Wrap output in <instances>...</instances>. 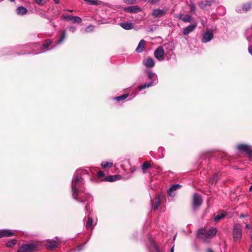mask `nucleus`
Masks as SVG:
<instances>
[{
	"label": "nucleus",
	"mask_w": 252,
	"mask_h": 252,
	"mask_svg": "<svg viewBox=\"0 0 252 252\" xmlns=\"http://www.w3.org/2000/svg\"><path fill=\"white\" fill-rule=\"evenodd\" d=\"M89 176V172L85 169H79L74 174L71 183L72 196L74 199L84 204L86 214L89 210V204L93 200L92 196L81 190V188L84 184L85 177Z\"/></svg>",
	"instance_id": "nucleus-1"
},
{
	"label": "nucleus",
	"mask_w": 252,
	"mask_h": 252,
	"mask_svg": "<svg viewBox=\"0 0 252 252\" xmlns=\"http://www.w3.org/2000/svg\"><path fill=\"white\" fill-rule=\"evenodd\" d=\"M217 233V230L216 228L211 227L208 229L201 228L198 230L197 232L198 237L203 240L209 237H213L215 236Z\"/></svg>",
	"instance_id": "nucleus-2"
},
{
	"label": "nucleus",
	"mask_w": 252,
	"mask_h": 252,
	"mask_svg": "<svg viewBox=\"0 0 252 252\" xmlns=\"http://www.w3.org/2000/svg\"><path fill=\"white\" fill-rule=\"evenodd\" d=\"M147 72L148 78L149 79L152 80V81H151L149 83L139 86L138 87V89H139V91H142V90H143L146 88H149L150 87H151V86H153L154 85L157 84L158 82V76L155 73L153 72L150 71H147Z\"/></svg>",
	"instance_id": "nucleus-3"
},
{
	"label": "nucleus",
	"mask_w": 252,
	"mask_h": 252,
	"mask_svg": "<svg viewBox=\"0 0 252 252\" xmlns=\"http://www.w3.org/2000/svg\"><path fill=\"white\" fill-rule=\"evenodd\" d=\"M242 227L239 223L236 224L233 227L232 231L233 238L236 242H239L242 238Z\"/></svg>",
	"instance_id": "nucleus-4"
},
{
	"label": "nucleus",
	"mask_w": 252,
	"mask_h": 252,
	"mask_svg": "<svg viewBox=\"0 0 252 252\" xmlns=\"http://www.w3.org/2000/svg\"><path fill=\"white\" fill-rule=\"evenodd\" d=\"M236 148L237 150L244 152L247 154L249 155L250 157V160H252V147L250 145L241 144L237 145Z\"/></svg>",
	"instance_id": "nucleus-5"
},
{
	"label": "nucleus",
	"mask_w": 252,
	"mask_h": 252,
	"mask_svg": "<svg viewBox=\"0 0 252 252\" xmlns=\"http://www.w3.org/2000/svg\"><path fill=\"white\" fill-rule=\"evenodd\" d=\"M201 197L198 194L195 193L193 195L192 207L193 209H196L202 204Z\"/></svg>",
	"instance_id": "nucleus-6"
},
{
	"label": "nucleus",
	"mask_w": 252,
	"mask_h": 252,
	"mask_svg": "<svg viewBox=\"0 0 252 252\" xmlns=\"http://www.w3.org/2000/svg\"><path fill=\"white\" fill-rule=\"evenodd\" d=\"M36 248L34 244L23 245L18 250L17 252H32Z\"/></svg>",
	"instance_id": "nucleus-7"
},
{
	"label": "nucleus",
	"mask_w": 252,
	"mask_h": 252,
	"mask_svg": "<svg viewBox=\"0 0 252 252\" xmlns=\"http://www.w3.org/2000/svg\"><path fill=\"white\" fill-rule=\"evenodd\" d=\"M154 56L159 61H163L164 56V51L163 48L161 46L157 48L154 52Z\"/></svg>",
	"instance_id": "nucleus-8"
},
{
	"label": "nucleus",
	"mask_w": 252,
	"mask_h": 252,
	"mask_svg": "<svg viewBox=\"0 0 252 252\" xmlns=\"http://www.w3.org/2000/svg\"><path fill=\"white\" fill-rule=\"evenodd\" d=\"M63 19L67 21H71L73 23L80 24L82 22V20L81 18L78 16H74L73 15H63L62 16Z\"/></svg>",
	"instance_id": "nucleus-9"
},
{
	"label": "nucleus",
	"mask_w": 252,
	"mask_h": 252,
	"mask_svg": "<svg viewBox=\"0 0 252 252\" xmlns=\"http://www.w3.org/2000/svg\"><path fill=\"white\" fill-rule=\"evenodd\" d=\"M213 33L211 31H207L203 34L202 42L206 43L210 41L213 37Z\"/></svg>",
	"instance_id": "nucleus-10"
},
{
	"label": "nucleus",
	"mask_w": 252,
	"mask_h": 252,
	"mask_svg": "<svg viewBox=\"0 0 252 252\" xmlns=\"http://www.w3.org/2000/svg\"><path fill=\"white\" fill-rule=\"evenodd\" d=\"M197 27V24L196 22L193 23L191 25L188 26V27L184 28L183 33L185 35H187L193 32L196 27Z\"/></svg>",
	"instance_id": "nucleus-11"
},
{
	"label": "nucleus",
	"mask_w": 252,
	"mask_h": 252,
	"mask_svg": "<svg viewBox=\"0 0 252 252\" xmlns=\"http://www.w3.org/2000/svg\"><path fill=\"white\" fill-rule=\"evenodd\" d=\"M124 10L129 13H138L141 11V8L137 5H134L126 7Z\"/></svg>",
	"instance_id": "nucleus-12"
},
{
	"label": "nucleus",
	"mask_w": 252,
	"mask_h": 252,
	"mask_svg": "<svg viewBox=\"0 0 252 252\" xmlns=\"http://www.w3.org/2000/svg\"><path fill=\"white\" fill-rule=\"evenodd\" d=\"M181 185L180 184H174L172 185L167 190L168 194L171 196H175V194L174 191L181 188Z\"/></svg>",
	"instance_id": "nucleus-13"
},
{
	"label": "nucleus",
	"mask_w": 252,
	"mask_h": 252,
	"mask_svg": "<svg viewBox=\"0 0 252 252\" xmlns=\"http://www.w3.org/2000/svg\"><path fill=\"white\" fill-rule=\"evenodd\" d=\"M166 12V10L164 9H156L153 10L152 15L155 18L160 17L163 16Z\"/></svg>",
	"instance_id": "nucleus-14"
},
{
	"label": "nucleus",
	"mask_w": 252,
	"mask_h": 252,
	"mask_svg": "<svg viewBox=\"0 0 252 252\" xmlns=\"http://www.w3.org/2000/svg\"><path fill=\"white\" fill-rule=\"evenodd\" d=\"M143 64L147 67H153L155 65V62L153 58L149 57L143 61Z\"/></svg>",
	"instance_id": "nucleus-15"
},
{
	"label": "nucleus",
	"mask_w": 252,
	"mask_h": 252,
	"mask_svg": "<svg viewBox=\"0 0 252 252\" xmlns=\"http://www.w3.org/2000/svg\"><path fill=\"white\" fill-rule=\"evenodd\" d=\"M14 233L9 229H4L0 231V238L10 237L14 235Z\"/></svg>",
	"instance_id": "nucleus-16"
},
{
	"label": "nucleus",
	"mask_w": 252,
	"mask_h": 252,
	"mask_svg": "<svg viewBox=\"0 0 252 252\" xmlns=\"http://www.w3.org/2000/svg\"><path fill=\"white\" fill-rule=\"evenodd\" d=\"M214 2V0H206L200 2L198 5L201 9H204L207 6H211Z\"/></svg>",
	"instance_id": "nucleus-17"
},
{
	"label": "nucleus",
	"mask_w": 252,
	"mask_h": 252,
	"mask_svg": "<svg viewBox=\"0 0 252 252\" xmlns=\"http://www.w3.org/2000/svg\"><path fill=\"white\" fill-rule=\"evenodd\" d=\"M145 46V41L144 39H141L135 51L137 53H141L144 51Z\"/></svg>",
	"instance_id": "nucleus-18"
},
{
	"label": "nucleus",
	"mask_w": 252,
	"mask_h": 252,
	"mask_svg": "<svg viewBox=\"0 0 252 252\" xmlns=\"http://www.w3.org/2000/svg\"><path fill=\"white\" fill-rule=\"evenodd\" d=\"M120 26L125 30H129L132 29L134 27L133 25L131 23H121Z\"/></svg>",
	"instance_id": "nucleus-19"
},
{
	"label": "nucleus",
	"mask_w": 252,
	"mask_h": 252,
	"mask_svg": "<svg viewBox=\"0 0 252 252\" xmlns=\"http://www.w3.org/2000/svg\"><path fill=\"white\" fill-rule=\"evenodd\" d=\"M85 224L87 229H92L94 225L93 224V220L89 217L87 218V221Z\"/></svg>",
	"instance_id": "nucleus-20"
},
{
	"label": "nucleus",
	"mask_w": 252,
	"mask_h": 252,
	"mask_svg": "<svg viewBox=\"0 0 252 252\" xmlns=\"http://www.w3.org/2000/svg\"><path fill=\"white\" fill-rule=\"evenodd\" d=\"M28 12L27 9L23 6H19L16 9V13L18 15H23Z\"/></svg>",
	"instance_id": "nucleus-21"
},
{
	"label": "nucleus",
	"mask_w": 252,
	"mask_h": 252,
	"mask_svg": "<svg viewBox=\"0 0 252 252\" xmlns=\"http://www.w3.org/2000/svg\"><path fill=\"white\" fill-rule=\"evenodd\" d=\"M120 179V176L118 175H111L107 176L105 179V181L108 182H114Z\"/></svg>",
	"instance_id": "nucleus-22"
},
{
	"label": "nucleus",
	"mask_w": 252,
	"mask_h": 252,
	"mask_svg": "<svg viewBox=\"0 0 252 252\" xmlns=\"http://www.w3.org/2000/svg\"><path fill=\"white\" fill-rule=\"evenodd\" d=\"M46 247L50 250H52L57 247V242L56 241H49L46 244Z\"/></svg>",
	"instance_id": "nucleus-23"
},
{
	"label": "nucleus",
	"mask_w": 252,
	"mask_h": 252,
	"mask_svg": "<svg viewBox=\"0 0 252 252\" xmlns=\"http://www.w3.org/2000/svg\"><path fill=\"white\" fill-rule=\"evenodd\" d=\"M16 243H17V241L16 239H12L10 241H8L7 243H6L5 245L7 247L11 248V247H13L14 245H15Z\"/></svg>",
	"instance_id": "nucleus-24"
},
{
	"label": "nucleus",
	"mask_w": 252,
	"mask_h": 252,
	"mask_svg": "<svg viewBox=\"0 0 252 252\" xmlns=\"http://www.w3.org/2000/svg\"><path fill=\"white\" fill-rule=\"evenodd\" d=\"M113 165L112 162L103 161L101 163V165L103 168L111 167Z\"/></svg>",
	"instance_id": "nucleus-25"
},
{
	"label": "nucleus",
	"mask_w": 252,
	"mask_h": 252,
	"mask_svg": "<svg viewBox=\"0 0 252 252\" xmlns=\"http://www.w3.org/2000/svg\"><path fill=\"white\" fill-rule=\"evenodd\" d=\"M128 96V94H124L123 95H122L119 96H117L114 98V99H115L117 101H120L122 100H124L126 99Z\"/></svg>",
	"instance_id": "nucleus-26"
},
{
	"label": "nucleus",
	"mask_w": 252,
	"mask_h": 252,
	"mask_svg": "<svg viewBox=\"0 0 252 252\" xmlns=\"http://www.w3.org/2000/svg\"><path fill=\"white\" fill-rule=\"evenodd\" d=\"M192 20V17L191 16L189 15H184L183 21L185 22H190Z\"/></svg>",
	"instance_id": "nucleus-27"
},
{
	"label": "nucleus",
	"mask_w": 252,
	"mask_h": 252,
	"mask_svg": "<svg viewBox=\"0 0 252 252\" xmlns=\"http://www.w3.org/2000/svg\"><path fill=\"white\" fill-rule=\"evenodd\" d=\"M225 217V215L224 214H218L215 218H214V220L215 221H218L219 220H221L223 218Z\"/></svg>",
	"instance_id": "nucleus-28"
},
{
	"label": "nucleus",
	"mask_w": 252,
	"mask_h": 252,
	"mask_svg": "<svg viewBox=\"0 0 252 252\" xmlns=\"http://www.w3.org/2000/svg\"><path fill=\"white\" fill-rule=\"evenodd\" d=\"M150 163L148 162H145L142 166V169L143 170V171L144 172L145 170H146L147 169H148L149 168H150Z\"/></svg>",
	"instance_id": "nucleus-29"
},
{
	"label": "nucleus",
	"mask_w": 252,
	"mask_h": 252,
	"mask_svg": "<svg viewBox=\"0 0 252 252\" xmlns=\"http://www.w3.org/2000/svg\"><path fill=\"white\" fill-rule=\"evenodd\" d=\"M65 37V32L63 31V33H62V35L61 36V37L60 38V39H59V40L58 41V43H57L58 44H61L63 42V41L64 40Z\"/></svg>",
	"instance_id": "nucleus-30"
},
{
	"label": "nucleus",
	"mask_w": 252,
	"mask_h": 252,
	"mask_svg": "<svg viewBox=\"0 0 252 252\" xmlns=\"http://www.w3.org/2000/svg\"><path fill=\"white\" fill-rule=\"evenodd\" d=\"M160 203V201L159 197L157 198V201L155 202V204L154 206V210H158V206Z\"/></svg>",
	"instance_id": "nucleus-31"
},
{
	"label": "nucleus",
	"mask_w": 252,
	"mask_h": 252,
	"mask_svg": "<svg viewBox=\"0 0 252 252\" xmlns=\"http://www.w3.org/2000/svg\"><path fill=\"white\" fill-rule=\"evenodd\" d=\"M251 8V5L250 3H245L243 6V9L246 11H249Z\"/></svg>",
	"instance_id": "nucleus-32"
},
{
	"label": "nucleus",
	"mask_w": 252,
	"mask_h": 252,
	"mask_svg": "<svg viewBox=\"0 0 252 252\" xmlns=\"http://www.w3.org/2000/svg\"><path fill=\"white\" fill-rule=\"evenodd\" d=\"M52 41L50 39H48L45 41V43L43 45L42 47L44 49L48 48L49 45L51 44Z\"/></svg>",
	"instance_id": "nucleus-33"
},
{
	"label": "nucleus",
	"mask_w": 252,
	"mask_h": 252,
	"mask_svg": "<svg viewBox=\"0 0 252 252\" xmlns=\"http://www.w3.org/2000/svg\"><path fill=\"white\" fill-rule=\"evenodd\" d=\"M94 26L92 25H90L85 28V31L86 32H89L93 31L94 30Z\"/></svg>",
	"instance_id": "nucleus-34"
},
{
	"label": "nucleus",
	"mask_w": 252,
	"mask_h": 252,
	"mask_svg": "<svg viewBox=\"0 0 252 252\" xmlns=\"http://www.w3.org/2000/svg\"><path fill=\"white\" fill-rule=\"evenodd\" d=\"M190 8V11L191 12H194L195 10V5L194 3L191 2L189 4Z\"/></svg>",
	"instance_id": "nucleus-35"
},
{
	"label": "nucleus",
	"mask_w": 252,
	"mask_h": 252,
	"mask_svg": "<svg viewBox=\"0 0 252 252\" xmlns=\"http://www.w3.org/2000/svg\"><path fill=\"white\" fill-rule=\"evenodd\" d=\"M217 177L218 175L217 174H215L213 175V177L210 179V182L212 184H213L214 183H215L217 180Z\"/></svg>",
	"instance_id": "nucleus-36"
},
{
	"label": "nucleus",
	"mask_w": 252,
	"mask_h": 252,
	"mask_svg": "<svg viewBox=\"0 0 252 252\" xmlns=\"http://www.w3.org/2000/svg\"><path fill=\"white\" fill-rule=\"evenodd\" d=\"M34 1L39 5H43L46 2V0H34Z\"/></svg>",
	"instance_id": "nucleus-37"
},
{
	"label": "nucleus",
	"mask_w": 252,
	"mask_h": 252,
	"mask_svg": "<svg viewBox=\"0 0 252 252\" xmlns=\"http://www.w3.org/2000/svg\"><path fill=\"white\" fill-rule=\"evenodd\" d=\"M123 1L128 4H131L135 3L136 0H123Z\"/></svg>",
	"instance_id": "nucleus-38"
},
{
	"label": "nucleus",
	"mask_w": 252,
	"mask_h": 252,
	"mask_svg": "<svg viewBox=\"0 0 252 252\" xmlns=\"http://www.w3.org/2000/svg\"><path fill=\"white\" fill-rule=\"evenodd\" d=\"M85 1L93 5H96L98 4L96 0H85Z\"/></svg>",
	"instance_id": "nucleus-39"
},
{
	"label": "nucleus",
	"mask_w": 252,
	"mask_h": 252,
	"mask_svg": "<svg viewBox=\"0 0 252 252\" xmlns=\"http://www.w3.org/2000/svg\"><path fill=\"white\" fill-rule=\"evenodd\" d=\"M174 16H175V17H176L177 18H178L179 19H181L183 20V18L184 16V15L182 13H180L178 14H175Z\"/></svg>",
	"instance_id": "nucleus-40"
},
{
	"label": "nucleus",
	"mask_w": 252,
	"mask_h": 252,
	"mask_svg": "<svg viewBox=\"0 0 252 252\" xmlns=\"http://www.w3.org/2000/svg\"><path fill=\"white\" fill-rule=\"evenodd\" d=\"M97 176L99 178H101L103 177H104V173L102 171H99L97 172Z\"/></svg>",
	"instance_id": "nucleus-41"
},
{
	"label": "nucleus",
	"mask_w": 252,
	"mask_h": 252,
	"mask_svg": "<svg viewBox=\"0 0 252 252\" xmlns=\"http://www.w3.org/2000/svg\"><path fill=\"white\" fill-rule=\"evenodd\" d=\"M69 30L72 32H74L75 30H76V28L75 26H71L70 27H69Z\"/></svg>",
	"instance_id": "nucleus-42"
},
{
	"label": "nucleus",
	"mask_w": 252,
	"mask_h": 252,
	"mask_svg": "<svg viewBox=\"0 0 252 252\" xmlns=\"http://www.w3.org/2000/svg\"><path fill=\"white\" fill-rule=\"evenodd\" d=\"M153 247L154 249V250L156 252H159V250L158 249V247L155 245V244H153Z\"/></svg>",
	"instance_id": "nucleus-43"
},
{
	"label": "nucleus",
	"mask_w": 252,
	"mask_h": 252,
	"mask_svg": "<svg viewBox=\"0 0 252 252\" xmlns=\"http://www.w3.org/2000/svg\"><path fill=\"white\" fill-rule=\"evenodd\" d=\"M248 51L249 53L252 55V46H250L248 48Z\"/></svg>",
	"instance_id": "nucleus-44"
},
{
	"label": "nucleus",
	"mask_w": 252,
	"mask_h": 252,
	"mask_svg": "<svg viewBox=\"0 0 252 252\" xmlns=\"http://www.w3.org/2000/svg\"><path fill=\"white\" fill-rule=\"evenodd\" d=\"M246 227L252 230V227L248 224H246Z\"/></svg>",
	"instance_id": "nucleus-45"
},
{
	"label": "nucleus",
	"mask_w": 252,
	"mask_h": 252,
	"mask_svg": "<svg viewBox=\"0 0 252 252\" xmlns=\"http://www.w3.org/2000/svg\"><path fill=\"white\" fill-rule=\"evenodd\" d=\"M248 216V215L247 214H241L240 216V218H244V217H246Z\"/></svg>",
	"instance_id": "nucleus-46"
},
{
	"label": "nucleus",
	"mask_w": 252,
	"mask_h": 252,
	"mask_svg": "<svg viewBox=\"0 0 252 252\" xmlns=\"http://www.w3.org/2000/svg\"><path fill=\"white\" fill-rule=\"evenodd\" d=\"M163 150H164L163 148L160 147V148H158V151L159 152H163Z\"/></svg>",
	"instance_id": "nucleus-47"
},
{
	"label": "nucleus",
	"mask_w": 252,
	"mask_h": 252,
	"mask_svg": "<svg viewBox=\"0 0 252 252\" xmlns=\"http://www.w3.org/2000/svg\"><path fill=\"white\" fill-rule=\"evenodd\" d=\"M207 252H214L211 249H208L207 250Z\"/></svg>",
	"instance_id": "nucleus-48"
},
{
	"label": "nucleus",
	"mask_w": 252,
	"mask_h": 252,
	"mask_svg": "<svg viewBox=\"0 0 252 252\" xmlns=\"http://www.w3.org/2000/svg\"><path fill=\"white\" fill-rule=\"evenodd\" d=\"M159 0H152V2L153 3H156V2H158V1Z\"/></svg>",
	"instance_id": "nucleus-49"
},
{
	"label": "nucleus",
	"mask_w": 252,
	"mask_h": 252,
	"mask_svg": "<svg viewBox=\"0 0 252 252\" xmlns=\"http://www.w3.org/2000/svg\"><path fill=\"white\" fill-rule=\"evenodd\" d=\"M249 252H252V245L250 247Z\"/></svg>",
	"instance_id": "nucleus-50"
},
{
	"label": "nucleus",
	"mask_w": 252,
	"mask_h": 252,
	"mask_svg": "<svg viewBox=\"0 0 252 252\" xmlns=\"http://www.w3.org/2000/svg\"><path fill=\"white\" fill-rule=\"evenodd\" d=\"M55 3H59L60 2V0H54Z\"/></svg>",
	"instance_id": "nucleus-51"
},
{
	"label": "nucleus",
	"mask_w": 252,
	"mask_h": 252,
	"mask_svg": "<svg viewBox=\"0 0 252 252\" xmlns=\"http://www.w3.org/2000/svg\"><path fill=\"white\" fill-rule=\"evenodd\" d=\"M174 246H173V247L171 248V250H170V252H174Z\"/></svg>",
	"instance_id": "nucleus-52"
},
{
	"label": "nucleus",
	"mask_w": 252,
	"mask_h": 252,
	"mask_svg": "<svg viewBox=\"0 0 252 252\" xmlns=\"http://www.w3.org/2000/svg\"><path fill=\"white\" fill-rule=\"evenodd\" d=\"M250 191L252 192V185L250 187Z\"/></svg>",
	"instance_id": "nucleus-53"
},
{
	"label": "nucleus",
	"mask_w": 252,
	"mask_h": 252,
	"mask_svg": "<svg viewBox=\"0 0 252 252\" xmlns=\"http://www.w3.org/2000/svg\"><path fill=\"white\" fill-rule=\"evenodd\" d=\"M11 2H14L15 0H9Z\"/></svg>",
	"instance_id": "nucleus-54"
},
{
	"label": "nucleus",
	"mask_w": 252,
	"mask_h": 252,
	"mask_svg": "<svg viewBox=\"0 0 252 252\" xmlns=\"http://www.w3.org/2000/svg\"><path fill=\"white\" fill-rule=\"evenodd\" d=\"M168 45H169V44H165L164 46H168Z\"/></svg>",
	"instance_id": "nucleus-55"
},
{
	"label": "nucleus",
	"mask_w": 252,
	"mask_h": 252,
	"mask_svg": "<svg viewBox=\"0 0 252 252\" xmlns=\"http://www.w3.org/2000/svg\"><path fill=\"white\" fill-rule=\"evenodd\" d=\"M85 220H86V218H85L84 219V221H85Z\"/></svg>",
	"instance_id": "nucleus-56"
}]
</instances>
